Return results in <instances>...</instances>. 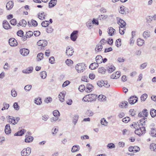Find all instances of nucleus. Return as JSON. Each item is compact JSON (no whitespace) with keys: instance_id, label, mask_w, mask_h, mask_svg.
<instances>
[{"instance_id":"nucleus-60","label":"nucleus","mask_w":156,"mask_h":156,"mask_svg":"<svg viewBox=\"0 0 156 156\" xmlns=\"http://www.w3.org/2000/svg\"><path fill=\"white\" fill-rule=\"evenodd\" d=\"M147 64V62H145L142 64L140 66V69H144L146 67Z\"/></svg>"},{"instance_id":"nucleus-61","label":"nucleus","mask_w":156,"mask_h":156,"mask_svg":"<svg viewBox=\"0 0 156 156\" xmlns=\"http://www.w3.org/2000/svg\"><path fill=\"white\" fill-rule=\"evenodd\" d=\"M103 86H104L105 87L108 88L110 86V85L108 83L107 81H103Z\"/></svg>"},{"instance_id":"nucleus-41","label":"nucleus","mask_w":156,"mask_h":156,"mask_svg":"<svg viewBox=\"0 0 156 156\" xmlns=\"http://www.w3.org/2000/svg\"><path fill=\"white\" fill-rule=\"evenodd\" d=\"M49 24V22L48 21H43L41 25L42 26L44 27H47Z\"/></svg>"},{"instance_id":"nucleus-62","label":"nucleus","mask_w":156,"mask_h":156,"mask_svg":"<svg viewBox=\"0 0 156 156\" xmlns=\"http://www.w3.org/2000/svg\"><path fill=\"white\" fill-rule=\"evenodd\" d=\"M11 93L12 96L13 97H16L17 95L16 91L14 90H12L11 91Z\"/></svg>"},{"instance_id":"nucleus-12","label":"nucleus","mask_w":156,"mask_h":156,"mask_svg":"<svg viewBox=\"0 0 156 156\" xmlns=\"http://www.w3.org/2000/svg\"><path fill=\"white\" fill-rule=\"evenodd\" d=\"M29 50L26 48H23L20 49V54L24 56H26L28 55L29 53Z\"/></svg>"},{"instance_id":"nucleus-46","label":"nucleus","mask_w":156,"mask_h":156,"mask_svg":"<svg viewBox=\"0 0 156 156\" xmlns=\"http://www.w3.org/2000/svg\"><path fill=\"white\" fill-rule=\"evenodd\" d=\"M150 149L151 151H156V144H152L150 145Z\"/></svg>"},{"instance_id":"nucleus-21","label":"nucleus","mask_w":156,"mask_h":156,"mask_svg":"<svg viewBox=\"0 0 156 156\" xmlns=\"http://www.w3.org/2000/svg\"><path fill=\"white\" fill-rule=\"evenodd\" d=\"M57 0H51L48 3L49 7L50 8L54 6L57 3Z\"/></svg>"},{"instance_id":"nucleus-14","label":"nucleus","mask_w":156,"mask_h":156,"mask_svg":"<svg viewBox=\"0 0 156 156\" xmlns=\"http://www.w3.org/2000/svg\"><path fill=\"white\" fill-rule=\"evenodd\" d=\"M93 86L90 83L87 84L86 88L85 89V91L87 92H90L93 90Z\"/></svg>"},{"instance_id":"nucleus-53","label":"nucleus","mask_w":156,"mask_h":156,"mask_svg":"<svg viewBox=\"0 0 156 156\" xmlns=\"http://www.w3.org/2000/svg\"><path fill=\"white\" fill-rule=\"evenodd\" d=\"M13 107L16 110H18L19 109L20 107L17 102H15L14 103Z\"/></svg>"},{"instance_id":"nucleus-38","label":"nucleus","mask_w":156,"mask_h":156,"mask_svg":"<svg viewBox=\"0 0 156 156\" xmlns=\"http://www.w3.org/2000/svg\"><path fill=\"white\" fill-rule=\"evenodd\" d=\"M150 113L152 117H155L156 116V110L152 109L150 111Z\"/></svg>"},{"instance_id":"nucleus-54","label":"nucleus","mask_w":156,"mask_h":156,"mask_svg":"<svg viewBox=\"0 0 156 156\" xmlns=\"http://www.w3.org/2000/svg\"><path fill=\"white\" fill-rule=\"evenodd\" d=\"M130 120L129 118L128 117H125L122 119V121L123 122L125 123H127Z\"/></svg>"},{"instance_id":"nucleus-40","label":"nucleus","mask_w":156,"mask_h":156,"mask_svg":"<svg viewBox=\"0 0 156 156\" xmlns=\"http://www.w3.org/2000/svg\"><path fill=\"white\" fill-rule=\"evenodd\" d=\"M40 75L42 79H45L47 76L46 72L45 71H43L41 72L40 73Z\"/></svg>"},{"instance_id":"nucleus-59","label":"nucleus","mask_w":156,"mask_h":156,"mask_svg":"<svg viewBox=\"0 0 156 156\" xmlns=\"http://www.w3.org/2000/svg\"><path fill=\"white\" fill-rule=\"evenodd\" d=\"M16 20L15 19H13L10 21V23L13 25H15L16 24Z\"/></svg>"},{"instance_id":"nucleus-51","label":"nucleus","mask_w":156,"mask_h":156,"mask_svg":"<svg viewBox=\"0 0 156 156\" xmlns=\"http://www.w3.org/2000/svg\"><path fill=\"white\" fill-rule=\"evenodd\" d=\"M23 34L24 33L23 31L22 30H19L18 31V32L17 33V35L20 36V37H22L23 36Z\"/></svg>"},{"instance_id":"nucleus-48","label":"nucleus","mask_w":156,"mask_h":156,"mask_svg":"<svg viewBox=\"0 0 156 156\" xmlns=\"http://www.w3.org/2000/svg\"><path fill=\"white\" fill-rule=\"evenodd\" d=\"M101 124L104 126H106L108 122L104 118H102L101 120Z\"/></svg>"},{"instance_id":"nucleus-16","label":"nucleus","mask_w":156,"mask_h":156,"mask_svg":"<svg viewBox=\"0 0 156 156\" xmlns=\"http://www.w3.org/2000/svg\"><path fill=\"white\" fill-rule=\"evenodd\" d=\"M28 25L29 27H31L32 26L36 27L37 25V23L35 20H32L30 22H28Z\"/></svg>"},{"instance_id":"nucleus-29","label":"nucleus","mask_w":156,"mask_h":156,"mask_svg":"<svg viewBox=\"0 0 156 156\" xmlns=\"http://www.w3.org/2000/svg\"><path fill=\"white\" fill-rule=\"evenodd\" d=\"M98 66V64L97 63L94 62L91 63L89 66V68L92 70L95 69L96 67Z\"/></svg>"},{"instance_id":"nucleus-13","label":"nucleus","mask_w":156,"mask_h":156,"mask_svg":"<svg viewBox=\"0 0 156 156\" xmlns=\"http://www.w3.org/2000/svg\"><path fill=\"white\" fill-rule=\"evenodd\" d=\"M2 24L3 28L7 30L11 28L9 23L6 20H4L3 21Z\"/></svg>"},{"instance_id":"nucleus-45","label":"nucleus","mask_w":156,"mask_h":156,"mask_svg":"<svg viewBox=\"0 0 156 156\" xmlns=\"http://www.w3.org/2000/svg\"><path fill=\"white\" fill-rule=\"evenodd\" d=\"M37 61H41L43 58V54L42 53H40L38 54L37 55Z\"/></svg>"},{"instance_id":"nucleus-24","label":"nucleus","mask_w":156,"mask_h":156,"mask_svg":"<svg viewBox=\"0 0 156 156\" xmlns=\"http://www.w3.org/2000/svg\"><path fill=\"white\" fill-rule=\"evenodd\" d=\"M26 138L25 140V142L26 143H30L33 140V137L31 136H28L27 135L26 136Z\"/></svg>"},{"instance_id":"nucleus-32","label":"nucleus","mask_w":156,"mask_h":156,"mask_svg":"<svg viewBox=\"0 0 156 156\" xmlns=\"http://www.w3.org/2000/svg\"><path fill=\"white\" fill-rule=\"evenodd\" d=\"M25 130L24 129L21 130L20 131L18 132L17 133H15L14 135L15 136H21L24 133Z\"/></svg>"},{"instance_id":"nucleus-23","label":"nucleus","mask_w":156,"mask_h":156,"mask_svg":"<svg viewBox=\"0 0 156 156\" xmlns=\"http://www.w3.org/2000/svg\"><path fill=\"white\" fill-rule=\"evenodd\" d=\"M96 63L100 64L102 62L103 58L102 56L101 55H98L96 57Z\"/></svg>"},{"instance_id":"nucleus-64","label":"nucleus","mask_w":156,"mask_h":156,"mask_svg":"<svg viewBox=\"0 0 156 156\" xmlns=\"http://www.w3.org/2000/svg\"><path fill=\"white\" fill-rule=\"evenodd\" d=\"M53 30V29L51 27H49L48 28L46 29V31L48 33H51Z\"/></svg>"},{"instance_id":"nucleus-50","label":"nucleus","mask_w":156,"mask_h":156,"mask_svg":"<svg viewBox=\"0 0 156 156\" xmlns=\"http://www.w3.org/2000/svg\"><path fill=\"white\" fill-rule=\"evenodd\" d=\"M121 41L120 39H118L115 42V45L117 47H119L121 46Z\"/></svg>"},{"instance_id":"nucleus-10","label":"nucleus","mask_w":156,"mask_h":156,"mask_svg":"<svg viewBox=\"0 0 156 156\" xmlns=\"http://www.w3.org/2000/svg\"><path fill=\"white\" fill-rule=\"evenodd\" d=\"M78 33L77 30H75L71 33L70 35V39L73 41H76L77 38V35Z\"/></svg>"},{"instance_id":"nucleus-20","label":"nucleus","mask_w":156,"mask_h":156,"mask_svg":"<svg viewBox=\"0 0 156 156\" xmlns=\"http://www.w3.org/2000/svg\"><path fill=\"white\" fill-rule=\"evenodd\" d=\"M80 147L78 145H74L72 148L71 151L73 153L76 152L79 150Z\"/></svg>"},{"instance_id":"nucleus-15","label":"nucleus","mask_w":156,"mask_h":156,"mask_svg":"<svg viewBox=\"0 0 156 156\" xmlns=\"http://www.w3.org/2000/svg\"><path fill=\"white\" fill-rule=\"evenodd\" d=\"M11 129H10V126L9 124L6 125L5 128V132L6 134H9L11 132Z\"/></svg>"},{"instance_id":"nucleus-18","label":"nucleus","mask_w":156,"mask_h":156,"mask_svg":"<svg viewBox=\"0 0 156 156\" xmlns=\"http://www.w3.org/2000/svg\"><path fill=\"white\" fill-rule=\"evenodd\" d=\"M65 93L64 92H61L59 94L58 96L60 101L61 102H63L64 101V98L65 96Z\"/></svg>"},{"instance_id":"nucleus-56","label":"nucleus","mask_w":156,"mask_h":156,"mask_svg":"<svg viewBox=\"0 0 156 156\" xmlns=\"http://www.w3.org/2000/svg\"><path fill=\"white\" fill-rule=\"evenodd\" d=\"M142 113H143V115L146 117L147 116L148 114V112L147 109H144L143 110Z\"/></svg>"},{"instance_id":"nucleus-8","label":"nucleus","mask_w":156,"mask_h":156,"mask_svg":"<svg viewBox=\"0 0 156 156\" xmlns=\"http://www.w3.org/2000/svg\"><path fill=\"white\" fill-rule=\"evenodd\" d=\"M74 52L73 48L71 47H67L66 51V54L68 56H72Z\"/></svg>"},{"instance_id":"nucleus-28","label":"nucleus","mask_w":156,"mask_h":156,"mask_svg":"<svg viewBox=\"0 0 156 156\" xmlns=\"http://www.w3.org/2000/svg\"><path fill=\"white\" fill-rule=\"evenodd\" d=\"M119 12L122 14H126L127 12L126 11L124 6H121L119 9Z\"/></svg>"},{"instance_id":"nucleus-37","label":"nucleus","mask_w":156,"mask_h":156,"mask_svg":"<svg viewBox=\"0 0 156 156\" xmlns=\"http://www.w3.org/2000/svg\"><path fill=\"white\" fill-rule=\"evenodd\" d=\"M151 135L153 137H156V129L155 128H151Z\"/></svg>"},{"instance_id":"nucleus-7","label":"nucleus","mask_w":156,"mask_h":156,"mask_svg":"<svg viewBox=\"0 0 156 156\" xmlns=\"http://www.w3.org/2000/svg\"><path fill=\"white\" fill-rule=\"evenodd\" d=\"M147 118H144L140 119L139 122H138L137 123H135L136 126H138V127H143V126L145 125V121H146Z\"/></svg>"},{"instance_id":"nucleus-6","label":"nucleus","mask_w":156,"mask_h":156,"mask_svg":"<svg viewBox=\"0 0 156 156\" xmlns=\"http://www.w3.org/2000/svg\"><path fill=\"white\" fill-rule=\"evenodd\" d=\"M48 42L46 40H40L37 42V44L40 46V48L42 49L47 46Z\"/></svg>"},{"instance_id":"nucleus-47","label":"nucleus","mask_w":156,"mask_h":156,"mask_svg":"<svg viewBox=\"0 0 156 156\" xmlns=\"http://www.w3.org/2000/svg\"><path fill=\"white\" fill-rule=\"evenodd\" d=\"M105 69L104 67H103L99 68L98 69V72L100 73H101V74H102L105 73Z\"/></svg>"},{"instance_id":"nucleus-5","label":"nucleus","mask_w":156,"mask_h":156,"mask_svg":"<svg viewBox=\"0 0 156 156\" xmlns=\"http://www.w3.org/2000/svg\"><path fill=\"white\" fill-rule=\"evenodd\" d=\"M116 20H117L118 23L119 25V27H121V28H126V23L124 21L119 17H117Z\"/></svg>"},{"instance_id":"nucleus-36","label":"nucleus","mask_w":156,"mask_h":156,"mask_svg":"<svg viewBox=\"0 0 156 156\" xmlns=\"http://www.w3.org/2000/svg\"><path fill=\"white\" fill-rule=\"evenodd\" d=\"M127 105H128V102L127 101H125L123 102H121L120 103L119 105V106L121 108H126V107Z\"/></svg>"},{"instance_id":"nucleus-42","label":"nucleus","mask_w":156,"mask_h":156,"mask_svg":"<svg viewBox=\"0 0 156 156\" xmlns=\"http://www.w3.org/2000/svg\"><path fill=\"white\" fill-rule=\"evenodd\" d=\"M8 121L10 123H12L13 124L14 122V120H15V118L13 117L10 116H8Z\"/></svg>"},{"instance_id":"nucleus-39","label":"nucleus","mask_w":156,"mask_h":156,"mask_svg":"<svg viewBox=\"0 0 156 156\" xmlns=\"http://www.w3.org/2000/svg\"><path fill=\"white\" fill-rule=\"evenodd\" d=\"M79 118V116L78 115H76L74 116L73 118V122L74 125H75L77 123Z\"/></svg>"},{"instance_id":"nucleus-30","label":"nucleus","mask_w":156,"mask_h":156,"mask_svg":"<svg viewBox=\"0 0 156 156\" xmlns=\"http://www.w3.org/2000/svg\"><path fill=\"white\" fill-rule=\"evenodd\" d=\"M103 47L101 44H98L96 45V47L95 48L96 51H101Z\"/></svg>"},{"instance_id":"nucleus-58","label":"nucleus","mask_w":156,"mask_h":156,"mask_svg":"<svg viewBox=\"0 0 156 156\" xmlns=\"http://www.w3.org/2000/svg\"><path fill=\"white\" fill-rule=\"evenodd\" d=\"M85 89V87L84 85H82L80 86L79 90L80 92H83Z\"/></svg>"},{"instance_id":"nucleus-17","label":"nucleus","mask_w":156,"mask_h":156,"mask_svg":"<svg viewBox=\"0 0 156 156\" xmlns=\"http://www.w3.org/2000/svg\"><path fill=\"white\" fill-rule=\"evenodd\" d=\"M13 2L10 1L6 4V7L7 9L10 10L13 8Z\"/></svg>"},{"instance_id":"nucleus-22","label":"nucleus","mask_w":156,"mask_h":156,"mask_svg":"<svg viewBox=\"0 0 156 156\" xmlns=\"http://www.w3.org/2000/svg\"><path fill=\"white\" fill-rule=\"evenodd\" d=\"M46 14L43 12L41 13L38 14V18L41 20H43L45 19V17L46 16Z\"/></svg>"},{"instance_id":"nucleus-3","label":"nucleus","mask_w":156,"mask_h":156,"mask_svg":"<svg viewBox=\"0 0 156 156\" xmlns=\"http://www.w3.org/2000/svg\"><path fill=\"white\" fill-rule=\"evenodd\" d=\"M85 65L84 63H79L76 65L75 69L78 73L83 72L85 69Z\"/></svg>"},{"instance_id":"nucleus-1","label":"nucleus","mask_w":156,"mask_h":156,"mask_svg":"<svg viewBox=\"0 0 156 156\" xmlns=\"http://www.w3.org/2000/svg\"><path fill=\"white\" fill-rule=\"evenodd\" d=\"M97 98V95L95 94H89L85 96L83 99L85 102H92L96 101Z\"/></svg>"},{"instance_id":"nucleus-49","label":"nucleus","mask_w":156,"mask_h":156,"mask_svg":"<svg viewBox=\"0 0 156 156\" xmlns=\"http://www.w3.org/2000/svg\"><path fill=\"white\" fill-rule=\"evenodd\" d=\"M147 97V95L146 94H143L140 97L141 101H144Z\"/></svg>"},{"instance_id":"nucleus-57","label":"nucleus","mask_w":156,"mask_h":156,"mask_svg":"<svg viewBox=\"0 0 156 156\" xmlns=\"http://www.w3.org/2000/svg\"><path fill=\"white\" fill-rule=\"evenodd\" d=\"M52 101V99L51 97H49L45 98L44 100L45 102L47 103L51 102Z\"/></svg>"},{"instance_id":"nucleus-43","label":"nucleus","mask_w":156,"mask_h":156,"mask_svg":"<svg viewBox=\"0 0 156 156\" xmlns=\"http://www.w3.org/2000/svg\"><path fill=\"white\" fill-rule=\"evenodd\" d=\"M65 63L68 66H71L73 64V62L70 59H67L66 60Z\"/></svg>"},{"instance_id":"nucleus-34","label":"nucleus","mask_w":156,"mask_h":156,"mask_svg":"<svg viewBox=\"0 0 156 156\" xmlns=\"http://www.w3.org/2000/svg\"><path fill=\"white\" fill-rule=\"evenodd\" d=\"M34 102L38 105H40L42 103L41 98H35Z\"/></svg>"},{"instance_id":"nucleus-4","label":"nucleus","mask_w":156,"mask_h":156,"mask_svg":"<svg viewBox=\"0 0 156 156\" xmlns=\"http://www.w3.org/2000/svg\"><path fill=\"white\" fill-rule=\"evenodd\" d=\"M31 152V149L28 147L24 148L21 152V155L22 156H27L29 155Z\"/></svg>"},{"instance_id":"nucleus-55","label":"nucleus","mask_w":156,"mask_h":156,"mask_svg":"<svg viewBox=\"0 0 156 156\" xmlns=\"http://www.w3.org/2000/svg\"><path fill=\"white\" fill-rule=\"evenodd\" d=\"M49 62L51 64H54L55 62V58L53 56L49 58Z\"/></svg>"},{"instance_id":"nucleus-31","label":"nucleus","mask_w":156,"mask_h":156,"mask_svg":"<svg viewBox=\"0 0 156 156\" xmlns=\"http://www.w3.org/2000/svg\"><path fill=\"white\" fill-rule=\"evenodd\" d=\"M115 69V67L113 66H110L108 67L107 71L108 73H111Z\"/></svg>"},{"instance_id":"nucleus-27","label":"nucleus","mask_w":156,"mask_h":156,"mask_svg":"<svg viewBox=\"0 0 156 156\" xmlns=\"http://www.w3.org/2000/svg\"><path fill=\"white\" fill-rule=\"evenodd\" d=\"M144 42V40L141 39L140 38H138L137 41V44L139 46H142L143 45Z\"/></svg>"},{"instance_id":"nucleus-44","label":"nucleus","mask_w":156,"mask_h":156,"mask_svg":"<svg viewBox=\"0 0 156 156\" xmlns=\"http://www.w3.org/2000/svg\"><path fill=\"white\" fill-rule=\"evenodd\" d=\"M54 116L55 117H58L60 116V113L57 110H55L53 112Z\"/></svg>"},{"instance_id":"nucleus-52","label":"nucleus","mask_w":156,"mask_h":156,"mask_svg":"<svg viewBox=\"0 0 156 156\" xmlns=\"http://www.w3.org/2000/svg\"><path fill=\"white\" fill-rule=\"evenodd\" d=\"M32 86L30 85H26L24 87V89L26 91H29L31 88Z\"/></svg>"},{"instance_id":"nucleus-63","label":"nucleus","mask_w":156,"mask_h":156,"mask_svg":"<svg viewBox=\"0 0 156 156\" xmlns=\"http://www.w3.org/2000/svg\"><path fill=\"white\" fill-rule=\"evenodd\" d=\"M70 83V82L68 80H67L65 81L62 84V87H64L67 85H68Z\"/></svg>"},{"instance_id":"nucleus-9","label":"nucleus","mask_w":156,"mask_h":156,"mask_svg":"<svg viewBox=\"0 0 156 156\" xmlns=\"http://www.w3.org/2000/svg\"><path fill=\"white\" fill-rule=\"evenodd\" d=\"M9 44L11 46H15L18 44L16 40L14 38H11L9 40Z\"/></svg>"},{"instance_id":"nucleus-33","label":"nucleus","mask_w":156,"mask_h":156,"mask_svg":"<svg viewBox=\"0 0 156 156\" xmlns=\"http://www.w3.org/2000/svg\"><path fill=\"white\" fill-rule=\"evenodd\" d=\"M98 99L100 101H104L106 100V97L104 95H100L98 96Z\"/></svg>"},{"instance_id":"nucleus-26","label":"nucleus","mask_w":156,"mask_h":156,"mask_svg":"<svg viewBox=\"0 0 156 156\" xmlns=\"http://www.w3.org/2000/svg\"><path fill=\"white\" fill-rule=\"evenodd\" d=\"M27 25V22L24 20H22L20 21L18 24L17 25L18 27L22 26L23 27H25Z\"/></svg>"},{"instance_id":"nucleus-2","label":"nucleus","mask_w":156,"mask_h":156,"mask_svg":"<svg viewBox=\"0 0 156 156\" xmlns=\"http://www.w3.org/2000/svg\"><path fill=\"white\" fill-rule=\"evenodd\" d=\"M134 127L136 129L135 131V133L139 136L145 133L146 129L145 127H138V126H136Z\"/></svg>"},{"instance_id":"nucleus-35","label":"nucleus","mask_w":156,"mask_h":156,"mask_svg":"<svg viewBox=\"0 0 156 156\" xmlns=\"http://www.w3.org/2000/svg\"><path fill=\"white\" fill-rule=\"evenodd\" d=\"M109 31L108 33L110 36H112L114 33L115 32V30L113 28L111 27L109 28Z\"/></svg>"},{"instance_id":"nucleus-11","label":"nucleus","mask_w":156,"mask_h":156,"mask_svg":"<svg viewBox=\"0 0 156 156\" xmlns=\"http://www.w3.org/2000/svg\"><path fill=\"white\" fill-rule=\"evenodd\" d=\"M129 102L131 105L136 103L138 101V98L136 96H132L129 99Z\"/></svg>"},{"instance_id":"nucleus-25","label":"nucleus","mask_w":156,"mask_h":156,"mask_svg":"<svg viewBox=\"0 0 156 156\" xmlns=\"http://www.w3.org/2000/svg\"><path fill=\"white\" fill-rule=\"evenodd\" d=\"M143 35L144 38L147 39L150 37V32L148 30L145 31L143 33Z\"/></svg>"},{"instance_id":"nucleus-19","label":"nucleus","mask_w":156,"mask_h":156,"mask_svg":"<svg viewBox=\"0 0 156 156\" xmlns=\"http://www.w3.org/2000/svg\"><path fill=\"white\" fill-rule=\"evenodd\" d=\"M33 69V67H30L26 69L23 70L22 72L25 73H30L32 72Z\"/></svg>"}]
</instances>
